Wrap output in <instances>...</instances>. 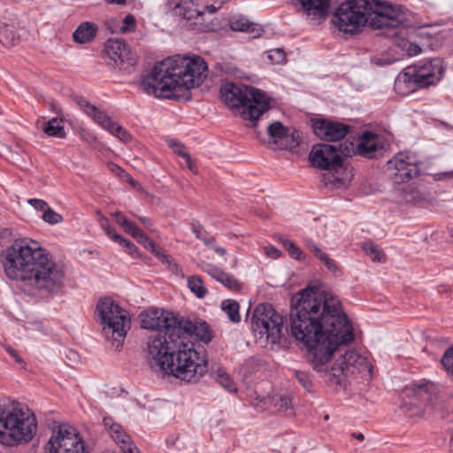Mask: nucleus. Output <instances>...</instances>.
I'll list each match as a JSON object with an SVG mask.
<instances>
[{"instance_id":"obj_21","label":"nucleus","mask_w":453,"mask_h":453,"mask_svg":"<svg viewBox=\"0 0 453 453\" xmlns=\"http://www.w3.org/2000/svg\"><path fill=\"white\" fill-rule=\"evenodd\" d=\"M422 86L415 76L412 66L409 65L404 68L395 78L394 89L401 96H407Z\"/></svg>"},{"instance_id":"obj_23","label":"nucleus","mask_w":453,"mask_h":453,"mask_svg":"<svg viewBox=\"0 0 453 453\" xmlns=\"http://www.w3.org/2000/svg\"><path fill=\"white\" fill-rule=\"evenodd\" d=\"M95 123L103 129L109 132L123 142H128L131 140V134L122 127L119 123L113 121L110 115H90Z\"/></svg>"},{"instance_id":"obj_43","label":"nucleus","mask_w":453,"mask_h":453,"mask_svg":"<svg viewBox=\"0 0 453 453\" xmlns=\"http://www.w3.org/2000/svg\"><path fill=\"white\" fill-rule=\"evenodd\" d=\"M42 219L50 225H55L63 220V217L55 211L53 209H51L50 206L48 209L42 213Z\"/></svg>"},{"instance_id":"obj_19","label":"nucleus","mask_w":453,"mask_h":453,"mask_svg":"<svg viewBox=\"0 0 453 453\" xmlns=\"http://www.w3.org/2000/svg\"><path fill=\"white\" fill-rule=\"evenodd\" d=\"M411 66L422 88L428 87L439 81L444 72L442 62L439 58H434Z\"/></svg>"},{"instance_id":"obj_7","label":"nucleus","mask_w":453,"mask_h":453,"mask_svg":"<svg viewBox=\"0 0 453 453\" xmlns=\"http://www.w3.org/2000/svg\"><path fill=\"white\" fill-rule=\"evenodd\" d=\"M141 326L144 329L156 331L150 335L146 343L147 357L150 356V345L157 338L166 341L173 339L180 333L190 332L196 328L195 318L183 317L173 311L150 308L140 314Z\"/></svg>"},{"instance_id":"obj_35","label":"nucleus","mask_w":453,"mask_h":453,"mask_svg":"<svg viewBox=\"0 0 453 453\" xmlns=\"http://www.w3.org/2000/svg\"><path fill=\"white\" fill-rule=\"evenodd\" d=\"M364 250L369 256H371L372 261L381 262L385 259L384 253L379 246L372 242L365 243Z\"/></svg>"},{"instance_id":"obj_42","label":"nucleus","mask_w":453,"mask_h":453,"mask_svg":"<svg viewBox=\"0 0 453 453\" xmlns=\"http://www.w3.org/2000/svg\"><path fill=\"white\" fill-rule=\"evenodd\" d=\"M266 53L267 58L273 64H282L286 59L285 51L280 48L272 49L268 50Z\"/></svg>"},{"instance_id":"obj_3","label":"nucleus","mask_w":453,"mask_h":453,"mask_svg":"<svg viewBox=\"0 0 453 453\" xmlns=\"http://www.w3.org/2000/svg\"><path fill=\"white\" fill-rule=\"evenodd\" d=\"M196 329L180 333L166 341L157 337L150 345L148 359L162 372L189 384H196L208 372L206 356L196 349L194 338L205 344L214 337L210 325L200 318H195Z\"/></svg>"},{"instance_id":"obj_27","label":"nucleus","mask_w":453,"mask_h":453,"mask_svg":"<svg viewBox=\"0 0 453 453\" xmlns=\"http://www.w3.org/2000/svg\"><path fill=\"white\" fill-rule=\"evenodd\" d=\"M43 132L51 137L64 139L66 136V133L64 127L63 118L54 117L49 119L44 127Z\"/></svg>"},{"instance_id":"obj_53","label":"nucleus","mask_w":453,"mask_h":453,"mask_svg":"<svg viewBox=\"0 0 453 453\" xmlns=\"http://www.w3.org/2000/svg\"><path fill=\"white\" fill-rule=\"evenodd\" d=\"M265 254L267 255V257L273 258V259L279 258L281 255V251L278 248H276L273 245L265 247Z\"/></svg>"},{"instance_id":"obj_28","label":"nucleus","mask_w":453,"mask_h":453,"mask_svg":"<svg viewBox=\"0 0 453 453\" xmlns=\"http://www.w3.org/2000/svg\"><path fill=\"white\" fill-rule=\"evenodd\" d=\"M221 310L226 313L231 322L239 323L241 321L240 305L237 301L233 299L222 301Z\"/></svg>"},{"instance_id":"obj_4","label":"nucleus","mask_w":453,"mask_h":453,"mask_svg":"<svg viewBox=\"0 0 453 453\" xmlns=\"http://www.w3.org/2000/svg\"><path fill=\"white\" fill-rule=\"evenodd\" d=\"M207 64L199 56L169 57L155 64L142 81L143 88L157 97L178 96L182 88L199 87L207 76Z\"/></svg>"},{"instance_id":"obj_29","label":"nucleus","mask_w":453,"mask_h":453,"mask_svg":"<svg viewBox=\"0 0 453 453\" xmlns=\"http://www.w3.org/2000/svg\"><path fill=\"white\" fill-rule=\"evenodd\" d=\"M187 284L189 290L199 299L203 298L207 294V289L202 278L198 275H191L187 279Z\"/></svg>"},{"instance_id":"obj_55","label":"nucleus","mask_w":453,"mask_h":453,"mask_svg":"<svg viewBox=\"0 0 453 453\" xmlns=\"http://www.w3.org/2000/svg\"><path fill=\"white\" fill-rule=\"evenodd\" d=\"M306 248L312 252L314 255L317 253V250H319L320 248L317 245V243L311 238H305L303 240Z\"/></svg>"},{"instance_id":"obj_50","label":"nucleus","mask_w":453,"mask_h":453,"mask_svg":"<svg viewBox=\"0 0 453 453\" xmlns=\"http://www.w3.org/2000/svg\"><path fill=\"white\" fill-rule=\"evenodd\" d=\"M169 262H165L164 265L167 266V269L174 275L180 276L181 278L184 277L182 273V270L180 265L174 261V259L171 257L168 259Z\"/></svg>"},{"instance_id":"obj_48","label":"nucleus","mask_w":453,"mask_h":453,"mask_svg":"<svg viewBox=\"0 0 453 453\" xmlns=\"http://www.w3.org/2000/svg\"><path fill=\"white\" fill-rule=\"evenodd\" d=\"M119 244L124 246L127 249V251L128 254L137 257L139 254V249L138 247L133 243L131 241L124 238L123 236L120 238V240L118 242Z\"/></svg>"},{"instance_id":"obj_38","label":"nucleus","mask_w":453,"mask_h":453,"mask_svg":"<svg viewBox=\"0 0 453 453\" xmlns=\"http://www.w3.org/2000/svg\"><path fill=\"white\" fill-rule=\"evenodd\" d=\"M100 226L104 233L107 234L109 238H111L113 242H118L122 235L119 234L115 228L111 225L109 219L105 217H103L100 219Z\"/></svg>"},{"instance_id":"obj_2","label":"nucleus","mask_w":453,"mask_h":453,"mask_svg":"<svg viewBox=\"0 0 453 453\" xmlns=\"http://www.w3.org/2000/svg\"><path fill=\"white\" fill-rule=\"evenodd\" d=\"M7 278L19 281L20 290L29 296H55L65 278V265L31 238H18L1 254Z\"/></svg>"},{"instance_id":"obj_33","label":"nucleus","mask_w":453,"mask_h":453,"mask_svg":"<svg viewBox=\"0 0 453 453\" xmlns=\"http://www.w3.org/2000/svg\"><path fill=\"white\" fill-rule=\"evenodd\" d=\"M218 281L229 290L238 292L242 289V283L233 274L226 273L225 271L222 273Z\"/></svg>"},{"instance_id":"obj_5","label":"nucleus","mask_w":453,"mask_h":453,"mask_svg":"<svg viewBox=\"0 0 453 453\" xmlns=\"http://www.w3.org/2000/svg\"><path fill=\"white\" fill-rule=\"evenodd\" d=\"M405 15L391 4L378 0H346L334 12L333 24L344 34H356L367 24L374 29L395 28Z\"/></svg>"},{"instance_id":"obj_12","label":"nucleus","mask_w":453,"mask_h":453,"mask_svg":"<svg viewBox=\"0 0 453 453\" xmlns=\"http://www.w3.org/2000/svg\"><path fill=\"white\" fill-rule=\"evenodd\" d=\"M419 159L416 153L404 150L396 153L388 161V168L391 171L395 183L408 182L419 173Z\"/></svg>"},{"instance_id":"obj_17","label":"nucleus","mask_w":453,"mask_h":453,"mask_svg":"<svg viewBox=\"0 0 453 453\" xmlns=\"http://www.w3.org/2000/svg\"><path fill=\"white\" fill-rule=\"evenodd\" d=\"M311 127L316 136L328 142L340 141L349 131V127L346 124L322 118L311 119Z\"/></svg>"},{"instance_id":"obj_30","label":"nucleus","mask_w":453,"mask_h":453,"mask_svg":"<svg viewBox=\"0 0 453 453\" xmlns=\"http://www.w3.org/2000/svg\"><path fill=\"white\" fill-rule=\"evenodd\" d=\"M19 41V36L16 35L12 27L4 25L0 27V42L6 47L15 45Z\"/></svg>"},{"instance_id":"obj_49","label":"nucleus","mask_w":453,"mask_h":453,"mask_svg":"<svg viewBox=\"0 0 453 453\" xmlns=\"http://www.w3.org/2000/svg\"><path fill=\"white\" fill-rule=\"evenodd\" d=\"M79 137L83 142L90 145L94 144L97 141L96 135L92 131L86 128H81L79 132Z\"/></svg>"},{"instance_id":"obj_57","label":"nucleus","mask_w":453,"mask_h":453,"mask_svg":"<svg viewBox=\"0 0 453 453\" xmlns=\"http://www.w3.org/2000/svg\"><path fill=\"white\" fill-rule=\"evenodd\" d=\"M183 159H185V162H186V165L188 166V168L191 171V172H195L196 169V165L194 164L193 160H192V157L191 156L188 154V157H182Z\"/></svg>"},{"instance_id":"obj_52","label":"nucleus","mask_w":453,"mask_h":453,"mask_svg":"<svg viewBox=\"0 0 453 453\" xmlns=\"http://www.w3.org/2000/svg\"><path fill=\"white\" fill-rule=\"evenodd\" d=\"M28 203L33 208H35L36 211H42V212H44L48 209V207H49V204L47 203V202H45L42 199H38V198H31V199H29L28 200Z\"/></svg>"},{"instance_id":"obj_40","label":"nucleus","mask_w":453,"mask_h":453,"mask_svg":"<svg viewBox=\"0 0 453 453\" xmlns=\"http://www.w3.org/2000/svg\"><path fill=\"white\" fill-rule=\"evenodd\" d=\"M318 259H319L325 266L331 272H336L338 267L334 259H332L329 255L325 252L323 250H317V253L314 255Z\"/></svg>"},{"instance_id":"obj_62","label":"nucleus","mask_w":453,"mask_h":453,"mask_svg":"<svg viewBox=\"0 0 453 453\" xmlns=\"http://www.w3.org/2000/svg\"><path fill=\"white\" fill-rule=\"evenodd\" d=\"M105 2L107 4H116L119 5H125L127 3L126 0H105Z\"/></svg>"},{"instance_id":"obj_44","label":"nucleus","mask_w":453,"mask_h":453,"mask_svg":"<svg viewBox=\"0 0 453 453\" xmlns=\"http://www.w3.org/2000/svg\"><path fill=\"white\" fill-rule=\"evenodd\" d=\"M295 376L298 382L302 385V387L307 390L308 392H311L312 389V381L310 379V376L308 372H303V371H295Z\"/></svg>"},{"instance_id":"obj_18","label":"nucleus","mask_w":453,"mask_h":453,"mask_svg":"<svg viewBox=\"0 0 453 453\" xmlns=\"http://www.w3.org/2000/svg\"><path fill=\"white\" fill-rule=\"evenodd\" d=\"M247 113H265L269 111H281L278 99L273 97L269 93L250 86L248 103L246 105Z\"/></svg>"},{"instance_id":"obj_10","label":"nucleus","mask_w":453,"mask_h":453,"mask_svg":"<svg viewBox=\"0 0 453 453\" xmlns=\"http://www.w3.org/2000/svg\"><path fill=\"white\" fill-rule=\"evenodd\" d=\"M102 58L108 66L119 71H127L136 64L135 54L122 38H109L104 44Z\"/></svg>"},{"instance_id":"obj_56","label":"nucleus","mask_w":453,"mask_h":453,"mask_svg":"<svg viewBox=\"0 0 453 453\" xmlns=\"http://www.w3.org/2000/svg\"><path fill=\"white\" fill-rule=\"evenodd\" d=\"M163 265L165 262H169L168 259L171 257L168 254L165 253V250L160 251L158 254L155 256Z\"/></svg>"},{"instance_id":"obj_61","label":"nucleus","mask_w":453,"mask_h":453,"mask_svg":"<svg viewBox=\"0 0 453 453\" xmlns=\"http://www.w3.org/2000/svg\"><path fill=\"white\" fill-rule=\"evenodd\" d=\"M139 220L141 223H142L148 228L152 226V221L148 217H139Z\"/></svg>"},{"instance_id":"obj_45","label":"nucleus","mask_w":453,"mask_h":453,"mask_svg":"<svg viewBox=\"0 0 453 453\" xmlns=\"http://www.w3.org/2000/svg\"><path fill=\"white\" fill-rule=\"evenodd\" d=\"M441 363L448 372L453 374V346L444 352Z\"/></svg>"},{"instance_id":"obj_37","label":"nucleus","mask_w":453,"mask_h":453,"mask_svg":"<svg viewBox=\"0 0 453 453\" xmlns=\"http://www.w3.org/2000/svg\"><path fill=\"white\" fill-rule=\"evenodd\" d=\"M191 231L195 234L196 238L201 240L206 246H209L214 242V238H207L205 236V231L203 227L197 222L193 221L191 223Z\"/></svg>"},{"instance_id":"obj_24","label":"nucleus","mask_w":453,"mask_h":453,"mask_svg":"<svg viewBox=\"0 0 453 453\" xmlns=\"http://www.w3.org/2000/svg\"><path fill=\"white\" fill-rule=\"evenodd\" d=\"M98 27L96 23L81 22L73 33V40L79 44L92 42L96 37Z\"/></svg>"},{"instance_id":"obj_26","label":"nucleus","mask_w":453,"mask_h":453,"mask_svg":"<svg viewBox=\"0 0 453 453\" xmlns=\"http://www.w3.org/2000/svg\"><path fill=\"white\" fill-rule=\"evenodd\" d=\"M365 361V359L355 349H349L336 360L333 370H338L341 372H348L349 368L355 367L357 364H361Z\"/></svg>"},{"instance_id":"obj_64","label":"nucleus","mask_w":453,"mask_h":453,"mask_svg":"<svg viewBox=\"0 0 453 453\" xmlns=\"http://www.w3.org/2000/svg\"><path fill=\"white\" fill-rule=\"evenodd\" d=\"M353 436L358 441H363L365 439L364 434L361 433L354 434Z\"/></svg>"},{"instance_id":"obj_13","label":"nucleus","mask_w":453,"mask_h":453,"mask_svg":"<svg viewBox=\"0 0 453 453\" xmlns=\"http://www.w3.org/2000/svg\"><path fill=\"white\" fill-rule=\"evenodd\" d=\"M311 166L319 170H335L341 166L342 157L334 145L318 143L312 146L309 154Z\"/></svg>"},{"instance_id":"obj_36","label":"nucleus","mask_w":453,"mask_h":453,"mask_svg":"<svg viewBox=\"0 0 453 453\" xmlns=\"http://www.w3.org/2000/svg\"><path fill=\"white\" fill-rule=\"evenodd\" d=\"M217 381L231 393L237 390L232 378L221 369L217 372Z\"/></svg>"},{"instance_id":"obj_20","label":"nucleus","mask_w":453,"mask_h":453,"mask_svg":"<svg viewBox=\"0 0 453 453\" xmlns=\"http://www.w3.org/2000/svg\"><path fill=\"white\" fill-rule=\"evenodd\" d=\"M103 422L104 426L108 429L110 435L119 446L120 453H140L131 437L119 424L115 423L110 417L104 418Z\"/></svg>"},{"instance_id":"obj_25","label":"nucleus","mask_w":453,"mask_h":453,"mask_svg":"<svg viewBox=\"0 0 453 453\" xmlns=\"http://www.w3.org/2000/svg\"><path fill=\"white\" fill-rule=\"evenodd\" d=\"M229 26L233 31L247 32L253 38L260 36L262 32V28L257 24H254L242 16L232 17Z\"/></svg>"},{"instance_id":"obj_59","label":"nucleus","mask_w":453,"mask_h":453,"mask_svg":"<svg viewBox=\"0 0 453 453\" xmlns=\"http://www.w3.org/2000/svg\"><path fill=\"white\" fill-rule=\"evenodd\" d=\"M211 248L214 250V251L219 254V256H224L226 254V249L223 247H220L215 243V242L211 244Z\"/></svg>"},{"instance_id":"obj_60","label":"nucleus","mask_w":453,"mask_h":453,"mask_svg":"<svg viewBox=\"0 0 453 453\" xmlns=\"http://www.w3.org/2000/svg\"><path fill=\"white\" fill-rule=\"evenodd\" d=\"M245 117V119L250 120L253 125H256V123L259 120L260 117L263 115H242Z\"/></svg>"},{"instance_id":"obj_9","label":"nucleus","mask_w":453,"mask_h":453,"mask_svg":"<svg viewBox=\"0 0 453 453\" xmlns=\"http://www.w3.org/2000/svg\"><path fill=\"white\" fill-rule=\"evenodd\" d=\"M250 324L256 336L276 343L281 337L284 318L272 304L260 303L254 309Z\"/></svg>"},{"instance_id":"obj_51","label":"nucleus","mask_w":453,"mask_h":453,"mask_svg":"<svg viewBox=\"0 0 453 453\" xmlns=\"http://www.w3.org/2000/svg\"><path fill=\"white\" fill-rule=\"evenodd\" d=\"M3 347L5 349V351L12 357H13V359L15 360V362L17 364L20 365L21 366H25L26 365L25 361L23 360V358L19 356V354L18 353V351L14 348H12L11 345H8V344H4V345H3Z\"/></svg>"},{"instance_id":"obj_32","label":"nucleus","mask_w":453,"mask_h":453,"mask_svg":"<svg viewBox=\"0 0 453 453\" xmlns=\"http://www.w3.org/2000/svg\"><path fill=\"white\" fill-rule=\"evenodd\" d=\"M178 8L180 10V14L183 17V19L188 20L196 19L203 14L190 2H181L178 4Z\"/></svg>"},{"instance_id":"obj_54","label":"nucleus","mask_w":453,"mask_h":453,"mask_svg":"<svg viewBox=\"0 0 453 453\" xmlns=\"http://www.w3.org/2000/svg\"><path fill=\"white\" fill-rule=\"evenodd\" d=\"M143 245V247L148 250L150 253L154 251V249L157 247V243L150 239L148 235L140 242Z\"/></svg>"},{"instance_id":"obj_11","label":"nucleus","mask_w":453,"mask_h":453,"mask_svg":"<svg viewBox=\"0 0 453 453\" xmlns=\"http://www.w3.org/2000/svg\"><path fill=\"white\" fill-rule=\"evenodd\" d=\"M47 453H88L85 442L75 428L59 426L46 446Z\"/></svg>"},{"instance_id":"obj_16","label":"nucleus","mask_w":453,"mask_h":453,"mask_svg":"<svg viewBox=\"0 0 453 453\" xmlns=\"http://www.w3.org/2000/svg\"><path fill=\"white\" fill-rule=\"evenodd\" d=\"M267 130L273 144L280 150H291L300 143L301 133L296 128L285 127L280 121L271 123Z\"/></svg>"},{"instance_id":"obj_22","label":"nucleus","mask_w":453,"mask_h":453,"mask_svg":"<svg viewBox=\"0 0 453 453\" xmlns=\"http://www.w3.org/2000/svg\"><path fill=\"white\" fill-rule=\"evenodd\" d=\"M299 4L303 12L311 19H322L327 15L330 0H292Z\"/></svg>"},{"instance_id":"obj_31","label":"nucleus","mask_w":453,"mask_h":453,"mask_svg":"<svg viewBox=\"0 0 453 453\" xmlns=\"http://www.w3.org/2000/svg\"><path fill=\"white\" fill-rule=\"evenodd\" d=\"M279 241L281 243V245L286 249V250H288L289 256L292 258L297 260L304 258L303 252L302 251V250L290 239L285 236H280L279 238Z\"/></svg>"},{"instance_id":"obj_34","label":"nucleus","mask_w":453,"mask_h":453,"mask_svg":"<svg viewBox=\"0 0 453 453\" xmlns=\"http://www.w3.org/2000/svg\"><path fill=\"white\" fill-rule=\"evenodd\" d=\"M122 222L124 223L125 231L136 239L139 243L147 236L144 231L128 219H123Z\"/></svg>"},{"instance_id":"obj_47","label":"nucleus","mask_w":453,"mask_h":453,"mask_svg":"<svg viewBox=\"0 0 453 453\" xmlns=\"http://www.w3.org/2000/svg\"><path fill=\"white\" fill-rule=\"evenodd\" d=\"M136 26L135 18L132 14H127L123 21L122 25L119 27L121 33H127L133 31Z\"/></svg>"},{"instance_id":"obj_14","label":"nucleus","mask_w":453,"mask_h":453,"mask_svg":"<svg viewBox=\"0 0 453 453\" xmlns=\"http://www.w3.org/2000/svg\"><path fill=\"white\" fill-rule=\"evenodd\" d=\"M388 147V143L381 135L366 130L359 135L354 151L358 156L373 159L381 157Z\"/></svg>"},{"instance_id":"obj_41","label":"nucleus","mask_w":453,"mask_h":453,"mask_svg":"<svg viewBox=\"0 0 453 453\" xmlns=\"http://www.w3.org/2000/svg\"><path fill=\"white\" fill-rule=\"evenodd\" d=\"M167 145L172 148L173 152L180 157H188V153L186 150V146L177 139H168Z\"/></svg>"},{"instance_id":"obj_46","label":"nucleus","mask_w":453,"mask_h":453,"mask_svg":"<svg viewBox=\"0 0 453 453\" xmlns=\"http://www.w3.org/2000/svg\"><path fill=\"white\" fill-rule=\"evenodd\" d=\"M202 270L206 273L208 275H210L212 279H214L215 280L218 281V280L219 279L220 275L222 274V273L224 272L221 268H219V266L213 265V264H205L203 267H202Z\"/></svg>"},{"instance_id":"obj_63","label":"nucleus","mask_w":453,"mask_h":453,"mask_svg":"<svg viewBox=\"0 0 453 453\" xmlns=\"http://www.w3.org/2000/svg\"><path fill=\"white\" fill-rule=\"evenodd\" d=\"M164 249L159 246L158 244L157 245V247L154 249V251H151V254L154 255V257L156 256V254H158L160 251H162Z\"/></svg>"},{"instance_id":"obj_58","label":"nucleus","mask_w":453,"mask_h":453,"mask_svg":"<svg viewBox=\"0 0 453 453\" xmlns=\"http://www.w3.org/2000/svg\"><path fill=\"white\" fill-rule=\"evenodd\" d=\"M112 216L115 218L116 222L124 227V223L122 220L127 219L120 211L114 212Z\"/></svg>"},{"instance_id":"obj_8","label":"nucleus","mask_w":453,"mask_h":453,"mask_svg":"<svg viewBox=\"0 0 453 453\" xmlns=\"http://www.w3.org/2000/svg\"><path fill=\"white\" fill-rule=\"evenodd\" d=\"M96 313L105 334H111L117 347L121 346L127 334L130 318L126 310L109 297L102 298L96 304Z\"/></svg>"},{"instance_id":"obj_39","label":"nucleus","mask_w":453,"mask_h":453,"mask_svg":"<svg viewBox=\"0 0 453 453\" xmlns=\"http://www.w3.org/2000/svg\"><path fill=\"white\" fill-rule=\"evenodd\" d=\"M73 102L79 106V109L84 113H103V111L96 108V105L91 104L85 98L76 96L73 99Z\"/></svg>"},{"instance_id":"obj_1","label":"nucleus","mask_w":453,"mask_h":453,"mask_svg":"<svg viewBox=\"0 0 453 453\" xmlns=\"http://www.w3.org/2000/svg\"><path fill=\"white\" fill-rule=\"evenodd\" d=\"M290 333L307 350L312 368L327 372V364L340 346L351 343L354 328L342 302L323 292L304 288L291 300Z\"/></svg>"},{"instance_id":"obj_6","label":"nucleus","mask_w":453,"mask_h":453,"mask_svg":"<svg viewBox=\"0 0 453 453\" xmlns=\"http://www.w3.org/2000/svg\"><path fill=\"white\" fill-rule=\"evenodd\" d=\"M35 414L19 402L0 403V443L18 446L30 442L37 433Z\"/></svg>"},{"instance_id":"obj_15","label":"nucleus","mask_w":453,"mask_h":453,"mask_svg":"<svg viewBox=\"0 0 453 453\" xmlns=\"http://www.w3.org/2000/svg\"><path fill=\"white\" fill-rule=\"evenodd\" d=\"M250 86L241 82L226 81L220 87L219 94L222 101L232 110L245 111Z\"/></svg>"}]
</instances>
